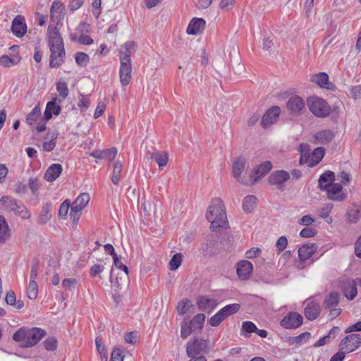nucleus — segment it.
Segmentation results:
<instances>
[{"label":"nucleus","instance_id":"obj_64","mask_svg":"<svg viewBox=\"0 0 361 361\" xmlns=\"http://www.w3.org/2000/svg\"><path fill=\"white\" fill-rule=\"evenodd\" d=\"M41 184L37 178L29 179V188L33 194H35L39 190Z\"/></svg>","mask_w":361,"mask_h":361},{"label":"nucleus","instance_id":"obj_63","mask_svg":"<svg viewBox=\"0 0 361 361\" xmlns=\"http://www.w3.org/2000/svg\"><path fill=\"white\" fill-rule=\"evenodd\" d=\"M300 152L302 153V156L300 159V164H305L307 161L306 154H308V152L310 150L309 146L307 144H301L300 145Z\"/></svg>","mask_w":361,"mask_h":361},{"label":"nucleus","instance_id":"obj_51","mask_svg":"<svg viewBox=\"0 0 361 361\" xmlns=\"http://www.w3.org/2000/svg\"><path fill=\"white\" fill-rule=\"evenodd\" d=\"M324 155V149L323 147H317L314 149L312 155V159L314 162V164H318L323 158Z\"/></svg>","mask_w":361,"mask_h":361},{"label":"nucleus","instance_id":"obj_8","mask_svg":"<svg viewBox=\"0 0 361 361\" xmlns=\"http://www.w3.org/2000/svg\"><path fill=\"white\" fill-rule=\"evenodd\" d=\"M343 186L339 183H334L325 188L327 197L329 200L342 202L345 200L346 195L342 192Z\"/></svg>","mask_w":361,"mask_h":361},{"label":"nucleus","instance_id":"obj_25","mask_svg":"<svg viewBox=\"0 0 361 361\" xmlns=\"http://www.w3.org/2000/svg\"><path fill=\"white\" fill-rule=\"evenodd\" d=\"M46 335V331L39 328L28 329V338L30 345L32 346L36 345Z\"/></svg>","mask_w":361,"mask_h":361},{"label":"nucleus","instance_id":"obj_47","mask_svg":"<svg viewBox=\"0 0 361 361\" xmlns=\"http://www.w3.org/2000/svg\"><path fill=\"white\" fill-rule=\"evenodd\" d=\"M78 280L75 278H66L62 281V287L69 291H73Z\"/></svg>","mask_w":361,"mask_h":361},{"label":"nucleus","instance_id":"obj_4","mask_svg":"<svg viewBox=\"0 0 361 361\" xmlns=\"http://www.w3.org/2000/svg\"><path fill=\"white\" fill-rule=\"evenodd\" d=\"M361 345V336L359 334H350L343 338L340 344L341 350H344L346 353L355 350Z\"/></svg>","mask_w":361,"mask_h":361},{"label":"nucleus","instance_id":"obj_33","mask_svg":"<svg viewBox=\"0 0 361 361\" xmlns=\"http://www.w3.org/2000/svg\"><path fill=\"white\" fill-rule=\"evenodd\" d=\"M319 143L324 145L330 142L334 137V133L331 130H324L317 133L314 135Z\"/></svg>","mask_w":361,"mask_h":361},{"label":"nucleus","instance_id":"obj_36","mask_svg":"<svg viewBox=\"0 0 361 361\" xmlns=\"http://www.w3.org/2000/svg\"><path fill=\"white\" fill-rule=\"evenodd\" d=\"M11 236V230L5 218L0 215V243L6 242Z\"/></svg>","mask_w":361,"mask_h":361},{"label":"nucleus","instance_id":"obj_29","mask_svg":"<svg viewBox=\"0 0 361 361\" xmlns=\"http://www.w3.org/2000/svg\"><path fill=\"white\" fill-rule=\"evenodd\" d=\"M335 179L334 173L330 171H326L321 175L319 179V187L323 190L325 188H329L331 185H333V181Z\"/></svg>","mask_w":361,"mask_h":361},{"label":"nucleus","instance_id":"obj_17","mask_svg":"<svg viewBox=\"0 0 361 361\" xmlns=\"http://www.w3.org/2000/svg\"><path fill=\"white\" fill-rule=\"evenodd\" d=\"M341 286L343 288L345 297L350 300H353L357 293L355 281L346 279L343 281Z\"/></svg>","mask_w":361,"mask_h":361},{"label":"nucleus","instance_id":"obj_23","mask_svg":"<svg viewBox=\"0 0 361 361\" xmlns=\"http://www.w3.org/2000/svg\"><path fill=\"white\" fill-rule=\"evenodd\" d=\"M117 154V149L116 147H111L106 149H97L93 151L90 156L96 159H108L109 161H113Z\"/></svg>","mask_w":361,"mask_h":361},{"label":"nucleus","instance_id":"obj_59","mask_svg":"<svg viewBox=\"0 0 361 361\" xmlns=\"http://www.w3.org/2000/svg\"><path fill=\"white\" fill-rule=\"evenodd\" d=\"M122 353V350L120 348H115L111 352L110 361H123V355Z\"/></svg>","mask_w":361,"mask_h":361},{"label":"nucleus","instance_id":"obj_13","mask_svg":"<svg viewBox=\"0 0 361 361\" xmlns=\"http://www.w3.org/2000/svg\"><path fill=\"white\" fill-rule=\"evenodd\" d=\"M247 160L244 157L240 156L235 158L232 165V175L238 182L242 183L241 174L245 169Z\"/></svg>","mask_w":361,"mask_h":361},{"label":"nucleus","instance_id":"obj_20","mask_svg":"<svg viewBox=\"0 0 361 361\" xmlns=\"http://www.w3.org/2000/svg\"><path fill=\"white\" fill-rule=\"evenodd\" d=\"M13 339L16 342H18L21 347L29 348L31 347L30 345V341L28 338V328L21 327L20 328L13 336Z\"/></svg>","mask_w":361,"mask_h":361},{"label":"nucleus","instance_id":"obj_6","mask_svg":"<svg viewBox=\"0 0 361 361\" xmlns=\"http://www.w3.org/2000/svg\"><path fill=\"white\" fill-rule=\"evenodd\" d=\"M303 321L302 315L293 312L286 314L281 321V325L286 329H295L300 326Z\"/></svg>","mask_w":361,"mask_h":361},{"label":"nucleus","instance_id":"obj_42","mask_svg":"<svg viewBox=\"0 0 361 361\" xmlns=\"http://www.w3.org/2000/svg\"><path fill=\"white\" fill-rule=\"evenodd\" d=\"M204 321L205 315L202 313H200L195 315L189 323L191 324L193 329L197 330L201 329L202 328Z\"/></svg>","mask_w":361,"mask_h":361},{"label":"nucleus","instance_id":"obj_40","mask_svg":"<svg viewBox=\"0 0 361 361\" xmlns=\"http://www.w3.org/2000/svg\"><path fill=\"white\" fill-rule=\"evenodd\" d=\"M40 115V107L39 104H38L36 105L32 111L28 114L26 118V122L28 125L32 126L35 124V123L38 119L39 116Z\"/></svg>","mask_w":361,"mask_h":361},{"label":"nucleus","instance_id":"obj_45","mask_svg":"<svg viewBox=\"0 0 361 361\" xmlns=\"http://www.w3.org/2000/svg\"><path fill=\"white\" fill-rule=\"evenodd\" d=\"M38 294V286L36 281H30L27 289V295L30 300H35Z\"/></svg>","mask_w":361,"mask_h":361},{"label":"nucleus","instance_id":"obj_26","mask_svg":"<svg viewBox=\"0 0 361 361\" xmlns=\"http://www.w3.org/2000/svg\"><path fill=\"white\" fill-rule=\"evenodd\" d=\"M311 81L322 88L330 89L331 83L329 81V75L324 72L313 75Z\"/></svg>","mask_w":361,"mask_h":361},{"label":"nucleus","instance_id":"obj_53","mask_svg":"<svg viewBox=\"0 0 361 361\" xmlns=\"http://www.w3.org/2000/svg\"><path fill=\"white\" fill-rule=\"evenodd\" d=\"M195 331L190 323L184 322L181 326L180 336L183 338H186L192 331Z\"/></svg>","mask_w":361,"mask_h":361},{"label":"nucleus","instance_id":"obj_61","mask_svg":"<svg viewBox=\"0 0 361 361\" xmlns=\"http://www.w3.org/2000/svg\"><path fill=\"white\" fill-rule=\"evenodd\" d=\"M333 205L331 204H327L322 207L319 211V216L322 219L326 218L332 210Z\"/></svg>","mask_w":361,"mask_h":361},{"label":"nucleus","instance_id":"obj_19","mask_svg":"<svg viewBox=\"0 0 361 361\" xmlns=\"http://www.w3.org/2000/svg\"><path fill=\"white\" fill-rule=\"evenodd\" d=\"M290 178V174L288 172L281 170L276 171L272 173L269 177V183L270 185H280L284 183Z\"/></svg>","mask_w":361,"mask_h":361},{"label":"nucleus","instance_id":"obj_39","mask_svg":"<svg viewBox=\"0 0 361 361\" xmlns=\"http://www.w3.org/2000/svg\"><path fill=\"white\" fill-rule=\"evenodd\" d=\"M240 310V305L238 303H233L230 304L222 309H221L219 311L221 312L224 318H227L230 315H232L235 313H236Z\"/></svg>","mask_w":361,"mask_h":361},{"label":"nucleus","instance_id":"obj_21","mask_svg":"<svg viewBox=\"0 0 361 361\" xmlns=\"http://www.w3.org/2000/svg\"><path fill=\"white\" fill-rule=\"evenodd\" d=\"M317 250V245L314 243H307L301 246L298 250V256L301 261H305L310 258Z\"/></svg>","mask_w":361,"mask_h":361},{"label":"nucleus","instance_id":"obj_35","mask_svg":"<svg viewBox=\"0 0 361 361\" xmlns=\"http://www.w3.org/2000/svg\"><path fill=\"white\" fill-rule=\"evenodd\" d=\"M340 300V295L337 292H331L324 301V307L326 309H331L338 305Z\"/></svg>","mask_w":361,"mask_h":361},{"label":"nucleus","instance_id":"obj_24","mask_svg":"<svg viewBox=\"0 0 361 361\" xmlns=\"http://www.w3.org/2000/svg\"><path fill=\"white\" fill-rule=\"evenodd\" d=\"M62 170L63 168L61 164H53L48 167L44 178L49 182H53L60 176L62 173Z\"/></svg>","mask_w":361,"mask_h":361},{"label":"nucleus","instance_id":"obj_15","mask_svg":"<svg viewBox=\"0 0 361 361\" xmlns=\"http://www.w3.org/2000/svg\"><path fill=\"white\" fill-rule=\"evenodd\" d=\"M287 108L293 114L298 115L301 114L302 111L305 108L304 100L299 96H292L287 102Z\"/></svg>","mask_w":361,"mask_h":361},{"label":"nucleus","instance_id":"obj_54","mask_svg":"<svg viewBox=\"0 0 361 361\" xmlns=\"http://www.w3.org/2000/svg\"><path fill=\"white\" fill-rule=\"evenodd\" d=\"M114 264L118 269L124 271V279H127L128 276V269L125 264L122 263L121 260L118 258V256H115V257H114Z\"/></svg>","mask_w":361,"mask_h":361},{"label":"nucleus","instance_id":"obj_50","mask_svg":"<svg viewBox=\"0 0 361 361\" xmlns=\"http://www.w3.org/2000/svg\"><path fill=\"white\" fill-rule=\"evenodd\" d=\"M56 90L59 93L60 96H61L63 98H66L68 97L69 94V90L68 88L67 83L63 81H59L56 83Z\"/></svg>","mask_w":361,"mask_h":361},{"label":"nucleus","instance_id":"obj_9","mask_svg":"<svg viewBox=\"0 0 361 361\" xmlns=\"http://www.w3.org/2000/svg\"><path fill=\"white\" fill-rule=\"evenodd\" d=\"M272 164L269 161H265L257 166L250 173L252 184L256 183L259 179L270 171Z\"/></svg>","mask_w":361,"mask_h":361},{"label":"nucleus","instance_id":"obj_10","mask_svg":"<svg viewBox=\"0 0 361 361\" xmlns=\"http://www.w3.org/2000/svg\"><path fill=\"white\" fill-rule=\"evenodd\" d=\"M13 34L17 37H22L26 32L27 25L25 18L21 15H18L13 20L11 25Z\"/></svg>","mask_w":361,"mask_h":361},{"label":"nucleus","instance_id":"obj_38","mask_svg":"<svg viewBox=\"0 0 361 361\" xmlns=\"http://www.w3.org/2000/svg\"><path fill=\"white\" fill-rule=\"evenodd\" d=\"M122 168H123V165H122L121 161L117 160L115 162L114 169H113L112 176H111V181L115 185H117L120 180Z\"/></svg>","mask_w":361,"mask_h":361},{"label":"nucleus","instance_id":"obj_2","mask_svg":"<svg viewBox=\"0 0 361 361\" xmlns=\"http://www.w3.org/2000/svg\"><path fill=\"white\" fill-rule=\"evenodd\" d=\"M206 218L211 223L210 228L212 231L226 226L228 221H226V209L221 199L218 197L212 199L207 209Z\"/></svg>","mask_w":361,"mask_h":361},{"label":"nucleus","instance_id":"obj_58","mask_svg":"<svg viewBox=\"0 0 361 361\" xmlns=\"http://www.w3.org/2000/svg\"><path fill=\"white\" fill-rule=\"evenodd\" d=\"M317 234L316 229L310 227H305L301 230L300 235L302 238L314 237Z\"/></svg>","mask_w":361,"mask_h":361},{"label":"nucleus","instance_id":"obj_16","mask_svg":"<svg viewBox=\"0 0 361 361\" xmlns=\"http://www.w3.org/2000/svg\"><path fill=\"white\" fill-rule=\"evenodd\" d=\"M65 9L64 5L59 1H55L53 2L50 8V18L53 22H59L61 20L64 16L63 11Z\"/></svg>","mask_w":361,"mask_h":361},{"label":"nucleus","instance_id":"obj_18","mask_svg":"<svg viewBox=\"0 0 361 361\" xmlns=\"http://www.w3.org/2000/svg\"><path fill=\"white\" fill-rule=\"evenodd\" d=\"M321 307L319 303L312 300L307 302L304 314L307 319L314 320L319 317Z\"/></svg>","mask_w":361,"mask_h":361},{"label":"nucleus","instance_id":"obj_60","mask_svg":"<svg viewBox=\"0 0 361 361\" xmlns=\"http://www.w3.org/2000/svg\"><path fill=\"white\" fill-rule=\"evenodd\" d=\"M39 269L38 261H34L32 263L31 270L30 274V281H35L37 278V270Z\"/></svg>","mask_w":361,"mask_h":361},{"label":"nucleus","instance_id":"obj_52","mask_svg":"<svg viewBox=\"0 0 361 361\" xmlns=\"http://www.w3.org/2000/svg\"><path fill=\"white\" fill-rule=\"evenodd\" d=\"M225 319L224 317L221 314L220 311L216 313L214 316H212L209 320L208 323L212 326H219L222 321Z\"/></svg>","mask_w":361,"mask_h":361},{"label":"nucleus","instance_id":"obj_31","mask_svg":"<svg viewBox=\"0 0 361 361\" xmlns=\"http://www.w3.org/2000/svg\"><path fill=\"white\" fill-rule=\"evenodd\" d=\"M51 204L46 203L43 205L41 212L37 217V223L41 225L47 224L51 218Z\"/></svg>","mask_w":361,"mask_h":361},{"label":"nucleus","instance_id":"obj_48","mask_svg":"<svg viewBox=\"0 0 361 361\" xmlns=\"http://www.w3.org/2000/svg\"><path fill=\"white\" fill-rule=\"evenodd\" d=\"M182 255L181 253H176L172 257L169 262L170 269L172 271L176 270L181 264L182 262Z\"/></svg>","mask_w":361,"mask_h":361},{"label":"nucleus","instance_id":"obj_37","mask_svg":"<svg viewBox=\"0 0 361 361\" xmlns=\"http://www.w3.org/2000/svg\"><path fill=\"white\" fill-rule=\"evenodd\" d=\"M257 202V198L255 195H247L246 196L243 201V209L245 212L250 213L252 212Z\"/></svg>","mask_w":361,"mask_h":361},{"label":"nucleus","instance_id":"obj_46","mask_svg":"<svg viewBox=\"0 0 361 361\" xmlns=\"http://www.w3.org/2000/svg\"><path fill=\"white\" fill-rule=\"evenodd\" d=\"M76 63L82 67L86 66L90 61L89 56L82 51L77 52L75 56Z\"/></svg>","mask_w":361,"mask_h":361},{"label":"nucleus","instance_id":"obj_49","mask_svg":"<svg viewBox=\"0 0 361 361\" xmlns=\"http://www.w3.org/2000/svg\"><path fill=\"white\" fill-rule=\"evenodd\" d=\"M90 195L88 193H86V192H84V193H82L80 194L75 200V204H78L79 206H80L82 207V209H83L85 206L87 204V203L90 202Z\"/></svg>","mask_w":361,"mask_h":361},{"label":"nucleus","instance_id":"obj_12","mask_svg":"<svg viewBox=\"0 0 361 361\" xmlns=\"http://www.w3.org/2000/svg\"><path fill=\"white\" fill-rule=\"evenodd\" d=\"M119 77L123 86L128 85L132 79L131 62H120Z\"/></svg>","mask_w":361,"mask_h":361},{"label":"nucleus","instance_id":"obj_57","mask_svg":"<svg viewBox=\"0 0 361 361\" xmlns=\"http://www.w3.org/2000/svg\"><path fill=\"white\" fill-rule=\"evenodd\" d=\"M104 270V265L102 264H95L90 269L91 277H95Z\"/></svg>","mask_w":361,"mask_h":361},{"label":"nucleus","instance_id":"obj_30","mask_svg":"<svg viewBox=\"0 0 361 361\" xmlns=\"http://www.w3.org/2000/svg\"><path fill=\"white\" fill-rule=\"evenodd\" d=\"M348 220L350 223H356L361 218V204H353L347 213Z\"/></svg>","mask_w":361,"mask_h":361},{"label":"nucleus","instance_id":"obj_1","mask_svg":"<svg viewBox=\"0 0 361 361\" xmlns=\"http://www.w3.org/2000/svg\"><path fill=\"white\" fill-rule=\"evenodd\" d=\"M48 44L51 51L49 66L59 68L64 63L66 51L62 37L56 27L49 25L47 30Z\"/></svg>","mask_w":361,"mask_h":361},{"label":"nucleus","instance_id":"obj_3","mask_svg":"<svg viewBox=\"0 0 361 361\" xmlns=\"http://www.w3.org/2000/svg\"><path fill=\"white\" fill-rule=\"evenodd\" d=\"M307 104L310 111L317 117H327L331 113V107L327 102L318 97H310Z\"/></svg>","mask_w":361,"mask_h":361},{"label":"nucleus","instance_id":"obj_55","mask_svg":"<svg viewBox=\"0 0 361 361\" xmlns=\"http://www.w3.org/2000/svg\"><path fill=\"white\" fill-rule=\"evenodd\" d=\"M70 203L68 200H65L60 206L59 211V217L61 219H66L69 209Z\"/></svg>","mask_w":361,"mask_h":361},{"label":"nucleus","instance_id":"obj_14","mask_svg":"<svg viewBox=\"0 0 361 361\" xmlns=\"http://www.w3.org/2000/svg\"><path fill=\"white\" fill-rule=\"evenodd\" d=\"M253 271L252 264L247 260L240 261L237 264V274L242 280L247 279Z\"/></svg>","mask_w":361,"mask_h":361},{"label":"nucleus","instance_id":"obj_34","mask_svg":"<svg viewBox=\"0 0 361 361\" xmlns=\"http://www.w3.org/2000/svg\"><path fill=\"white\" fill-rule=\"evenodd\" d=\"M151 158L157 163L160 169L166 166L169 161V156L166 152H154L152 154Z\"/></svg>","mask_w":361,"mask_h":361},{"label":"nucleus","instance_id":"obj_44","mask_svg":"<svg viewBox=\"0 0 361 361\" xmlns=\"http://www.w3.org/2000/svg\"><path fill=\"white\" fill-rule=\"evenodd\" d=\"M192 305L189 299H184L178 302L177 306V312L179 314L187 313Z\"/></svg>","mask_w":361,"mask_h":361},{"label":"nucleus","instance_id":"obj_62","mask_svg":"<svg viewBox=\"0 0 361 361\" xmlns=\"http://www.w3.org/2000/svg\"><path fill=\"white\" fill-rule=\"evenodd\" d=\"M57 341L54 338H49L44 342V346L47 350H53L56 349Z\"/></svg>","mask_w":361,"mask_h":361},{"label":"nucleus","instance_id":"obj_5","mask_svg":"<svg viewBox=\"0 0 361 361\" xmlns=\"http://www.w3.org/2000/svg\"><path fill=\"white\" fill-rule=\"evenodd\" d=\"M206 348V343L203 340L197 338L190 341L187 343L186 352L187 355L191 359H195L196 357L202 356L201 354Z\"/></svg>","mask_w":361,"mask_h":361},{"label":"nucleus","instance_id":"obj_56","mask_svg":"<svg viewBox=\"0 0 361 361\" xmlns=\"http://www.w3.org/2000/svg\"><path fill=\"white\" fill-rule=\"evenodd\" d=\"M257 330L256 325L250 321L244 322L242 324V331L245 333H252Z\"/></svg>","mask_w":361,"mask_h":361},{"label":"nucleus","instance_id":"obj_32","mask_svg":"<svg viewBox=\"0 0 361 361\" xmlns=\"http://www.w3.org/2000/svg\"><path fill=\"white\" fill-rule=\"evenodd\" d=\"M18 202L19 201L10 195H5L1 197L0 199V207H1L4 210L13 212Z\"/></svg>","mask_w":361,"mask_h":361},{"label":"nucleus","instance_id":"obj_11","mask_svg":"<svg viewBox=\"0 0 361 361\" xmlns=\"http://www.w3.org/2000/svg\"><path fill=\"white\" fill-rule=\"evenodd\" d=\"M136 51V46L134 42L129 41L121 47L119 51L120 62H131L130 56Z\"/></svg>","mask_w":361,"mask_h":361},{"label":"nucleus","instance_id":"obj_7","mask_svg":"<svg viewBox=\"0 0 361 361\" xmlns=\"http://www.w3.org/2000/svg\"><path fill=\"white\" fill-rule=\"evenodd\" d=\"M281 113V109L279 106H273L268 109L263 116L261 124L263 128H267L272 124L276 123Z\"/></svg>","mask_w":361,"mask_h":361},{"label":"nucleus","instance_id":"obj_43","mask_svg":"<svg viewBox=\"0 0 361 361\" xmlns=\"http://www.w3.org/2000/svg\"><path fill=\"white\" fill-rule=\"evenodd\" d=\"M16 214L19 215L23 219H29L31 216V214L27 209V208L19 201L16 207L13 210Z\"/></svg>","mask_w":361,"mask_h":361},{"label":"nucleus","instance_id":"obj_41","mask_svg":"<svg viewBox=\"0 0 361 361\" xmlns=\"http://www.w3.org/2000/svg\"><path fill=\"white\" fill-rule=\"evenodd\" d=\"M20 61V57L14 56L10 58L7 55H3L0 57V64L4 67H11L16 65Z\"/></svg>","mask_w":361,"mask_h":361},{"label":"nucleus","instance_id":"obj_27","mask_svg":"<svg viewBox=\"0 0 361 361\" xmlns=\"http://www.w3.org/2000/svg\"><path fill=\"white\" fill-rule=\"evenodd\" d=\"M56 98L47 104L46 109L44 114V119L49 121L52 115H59L61 112V107L56 103Z\"/></svg>","mask_w":361,"mask_h":361},{"label":"nucleus","instance_id":"obj_22","mask_svg":"<svg viewBox=\"0 0 361 361\" xmlns=\"http://www.w3.org/2000/svg\"><path fill=\"white\" fill-rule=\"evenodd\" d=\"M204 26L205 21L204 19L194 18L190 20L187 27V33L189 35H197L204 30Z\"/></svg>","mask_w":361,"mask_h":361},{"label":"nucleus","instance_id":"obj_28","mask_svg":"<svg viewBox=\"0 0 361 361\" xmlns=\"http://www.w3.org/2000/svg\"><path fill=\"white\" fill-rule=\"evenodd\" d=\"M216 305L217 302L216 300L207 298L206 297H201L197 301L198 308L204 312H211Z\"/></svg>","mask_w":361,"mask_h":361}]
</instances>
